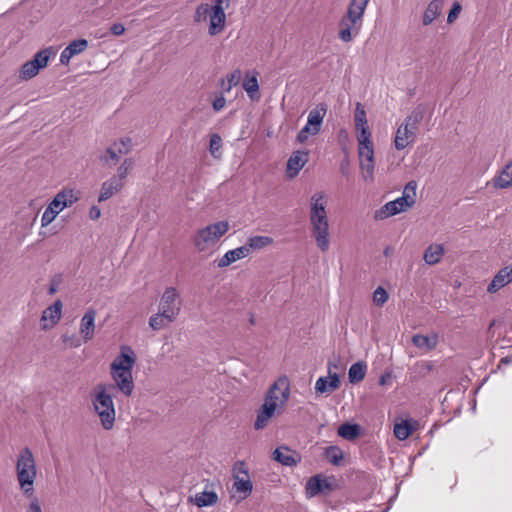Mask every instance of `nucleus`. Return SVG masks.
I'll use <instances>...</instances> for the list:
<instances>
[{
  "mask_svg": "<svg viewBox=\"0 0 512 512\" xmlns=\"http://www.w3.org/2000/svg\"><path fill=\"white\" fill-rule=\"evenodd\" d=\"M290 397V385L287 378H279L268 389L264 402L257 411L255 430L264 429L270 420L280 415Z\"/></svg>",
  "mask_w": 512,
  "mask_h": 512,
  "instance_id": "obj_1",
  "label": "nucleus"
},
{
  "mask_svg": "<svg viewBox=\"0 0 512 512\" xmlns=\"http://www.w3.org/2000/svg\"><path fill=\"white\" fill-rule=\"evenodd\" d=\"M136 364V354L127 345L120 348V353L110 364V374L113 384L107 385L109 390L116 389L125 397H130L134 391L135 384L132 369Z\"/></svg>",
  "mask_w": 512,
  "mask_h": 512,
  "instance_id": "obj_2",
  "label": "nucleus"
},
{
  "mask_svg": "<svg viewBox=\"0 0 512 512\" xmlns=\"http://www.w3.org/2000/svg\"><path fill=\"white\" fill-rule=\"evenodd\" d=\"M326 207L325 193L315 192L310 198V230L317 247L322 252H326L330 247V228Z\"/></svg>",
  "mask_w": 512,
  "mask_h": 512,
  "instance_id": "obj_3",
  "label": "nucleus"
},
{
  "mask_svg": "<svg viewBox=\"0 0 512 512\" xmlns=\"http://www.w3.org/2000/svg\"><path fill=\"white\" fill-rule=\"evenodd\" d=\"M91 401L102 427L105 430L112 429L115 423L116 411L108 386L103 383L97 384L91 394Z\"/></svg>",
  "mask_w": 512,
  "mask_h": 512,
  "instance_id": "obj_4",
  "label": "nucleus"
},
{
  "mask_svg": "<svg viewBox=\"0 0 512 512\" xmlns=\"http://www.w3.org/2000/svg\"><path fill=\"white\" fill-rule=\"evenodd\" d=\"M370 0H350L345 15L340 20L339 38L348 43L357 35L363 24V17Z\"/></svg>",
  "mask_w": 512,
  "mask_h": 512,
  "instance_id": "obj_5",
  "label": "nucleus"
},
{
  "mask_svg": "<svg viewBox=\"0 0 512 512\" xmlns=\"http://www.w3.org/2000/svg\"><path fill=\"white\" fill-rule=\"evenodd\" d=\"M424 113L425 108L422 105H418L398 126L394 138V146L396 150H404L406 147L414 143L416 140L417 130L419 124L423 120Z\"/></svg>",
  "mask_w": 512,
  "mask_h": 512,
  "instance_id": "obj_6",
  "label": "nucleus"
},
{
  "mask_svg": "<svg viewBox=\"0 0 512 512\" xmlns=\"http://www.w3.org/2000/svg\"><path fill=\"white\" fill-rule=\"evenodd\" d=\"M417 182L409 181L403 190L402 196L393 201L387 202L380 209L375 211V220H384L388 217L407 211L416 202Z\"/></svg>",
  "mask_w": 512,
  "mask_h": 512,
  "instance_id": "obj_7",
  "label": "nucleus"
},
{
  "mask_svg": "<svg viewBox=\"0 0 512 512\" xmlns=\"http://www.w3.org/2000/svg\"><path fill=\"white\" fill-rule=\"evenodd\" d=\"M17 480L25 495L34 492L33 484L37 475L36 463L32 451L26 447L21 450L16 463Z\"/></svg>",
  "mask_w": 512,
  "mask_h": 512,
  "instance_id": "obj_8",
  "label": "nucleus"
},
{
  "mask_svg": "<svg viewBox=\"0 0 512 512\" xmlns=\"http://www.w3.org/2000/svg\"><path fill=\"white\" fill-rule=\"evenodd\" d=\"M227 221H218L199 229L193 236V244L199 252H205L218 243L222 236L229 231Z\"/></svg>",
  "mask_w": 512,
  "mask_h": 512,
  "instance_id": "obj_9",
  "label": "nucleus"
},
{
  "mask_svg": "<svg viewBox=\"0 0 512 512\" xmlns=\"http://www.w3.org/2000/svg\"><path fill=\"white\" fill-rule=\"evenodd\" d=\"M55 55L52 47L38 51L34 58L24 63L19 72V78L29 80L35 77L39 71L48 65L50 58Z\"/></svg>",
  "mask_w": 512,
  "mask_h": 512,
  "instance_id": "obj_10",
  "label": "nucleus"
},
{
  "mask_svg": "<svg viewBox=\"0 0 512 512\" xmlns=\"http://www.w3.org/2000/svg\"><path fill=\"white\" fill-rule=\"evenodd\" d=\"M159 310L163 312V315L167 317L168 322H173L181 310V299L176 288L168 287L165 289Z\"/></svg>",
  "mask_w": 512,
  "mask_h": 512,
  "instance_id": "obj_11",
  "label": "nucleus"
},
{
  "mask_svg": "<svg viewBox=\"0 0 512 512\" xmlns=\"http://www.w3.org/2000/svg\"><path fill=\"white\" fill-rule=\"evenodd\" d=\"M359 165L364 181H374V146L372 144L358 145Z\"/></svg>",
  "mask_w": 512,
  "mask_h": 512,
  "instance_id": "obj_12",
  "label": "nucleus"
},
{
  "mask_svg": "<svg viewBox=\"0 0 512 512\" xmlns=\"http://www.w3.org/2000/svg\"><path fill=\"white\" fill-rule=\"evenodd\" d=\"M229 3L230 0H214V4L211 5L213 11L211 17V25H209L208 28V33L210 36H215L225 29V9L229 6Z\"/></svg>",
  "mask_w": 512,
  "mask_h": 512,
  "instance_id": "obj_13",
  "label": "nucleus"
},
{
  "mask_svg": "<svg viewBox=\"0 0 512 512\" xmlns=\"http://www.w3.org/2000/svg\"><path fill=\"white\" fill-rule=\"evenodd\" d=\"M229 3L230 0H214V4L211 5L213 11L211 17V25H209L208 28V33L210 36H215L225 29V9L229 6Z\"/></svg>",
  "mask_w": 512,
  "mask_h": 512,
  "instance_id": "obj_14",
  "label": "nucleus"
},
{
  "mask_svg": "<svg viewBox=\"0 0 512 512\" xmlns=\"http://www.w3.org/2000/svg\"><path fill=\"white\" fill-rule=\"evenodd\" d=\"M62 306V302L60 300H56L42 312L40 318L42 330H49L59 322L62 316Z\"/></svg>",
  "mask_w": 512,
  "mask_h": 512,
  "instance_id": "obj_15",
  "label": "nucleus"
},
{
  "mask_svg": "<svg viewBox=\"0 0 512 512\" xmlns=\"http://www.w3.org/2000/svg\"><path fill=\"white\" fill-rule=\"evenodd\" d=\"M309 160V154L306 151H294L287 161L286 174L290 179L295 178L304 165Z\"/></svg>",
  "mask_w": 512,
  "mask_h": 512,
  "instance_id": "obj_16",
  "label": "nucleus"
},
{
  "mask_svg": "<svg viewBox=\"0 0 512 512\" xmlns=\"http://www.w3.org/2000/svg\"><path fill=\"white\" fill-rule=\"evenodd\" d=\"M95 318L96 311L94 309H88L83 315L80 322V335L83 339V342L90 341L95 334Z\"/></svg>",
  "mask_w": 512,
  "mask_h": 512,
  "instance_id": "obj_17",
  "label": "nucleus"
},
{
  "mask_svg": "<svg viewBox=\"0 0 512 512\" xmlns=\"http://www.w3.org/2000/svg\"><path fill=\"white\" fill-rule=\"evenodd\" d=\"M124 184V182L115 176L104 181L100 189L98 201L103 202L110 199L124 187Z\"/></svg>",
  "mask_w": 512,
  "mask_h": 512,
  "instance_id": "obj_18",
  "label": "nucleus"
},
{
  "mask_svg": "<svg viewBox=\"0 0 512 512\" xmlns=\"http://www.w3.org/2000/svg\"><path fill=\"white\" fill-rule=\"evenodd\" d=\"M246 247L240 246L235 249L227 251L220 259L217 260V266L224 268L232 263L241 260L248 256Z\"/></svg>",
  "mask_w": 512,
  "mask_h": 512,
  "instance_id": "obj_19",
  "label": "nucleus"
},
{
  "mask_svg": "<svg viewBox=\"0 0 512 512\" xmlns=\"http://www.w3.org/2000/svg\"><path fill=\"white\" fill-rule=\"evenodd\" d=\"M340 386V378L338 374H329L328 377H320L315 383V390L319 393H329Z\"/></svg>",
  "mask_w": 512,
  "mask_h": 512,
  "instance_id": "obj_20",
  "label": "nucleus"
},
{
  "mask_svg": "<svg viewBox=\"0 0 512 512\" xmlns=\"http://www.w3.org/2000/svg\"><path fill=\"white\" fill-rule=\"evenodd\" d=\"M443 5V0L430 1L423 13L422 24L428 26L437 19L442 13Z\"/></svg>",
  "mask_w": 512,
  "mask_h": 512,
  "instance_id": "obj_21",
  "label": "nucleus"
},
{
  "mask_svg": "<svg viewBox=\"0 0 512 512\" xmlns=\"http://www.w3.org/2000/svg\"><path fill=\"white\" fill-rule=\"evenodd\" d=\"M273 457L279 463L285 466H294L300 460V457L295 451L287 447H279L273 452Z\"/></svg>",
  "mask_w": 512,
  "mask_h": 512,
  "instance_id": "obj_22",
  "label": "nucleus"
},
{
  "mask_svg": "<svg viewBox=\"0 0 512 512\" xmlns=\"http://www.w3.org/2000/svg\"><path fill=\"white\" fill-rule=\"evenodd\" d=\"M331 485L322 479L319 475L311 477L306 484V495L309 498L315 497L325 489H330Z\"/></svg>",
  "mask_w": 512,
  "mask_h": 512,
  "instance_id": "obj_23",
  "label": "nucleus"
},
{
  "mask_svg": "<svg viewBox=\"0 0 512 512\" xmlns=\"http://www.w3.org/2000/svg\"><path fill=\"white\" fill-rule=\"evenodd\" d=\"M54 197L56 198V200L60 202L61 206L65 209L67 207H71L80 199V191L73 188H64L61 191H59Z\"/></svg>",
  "mask_w": 512,
  "mask_h": 512,
  "instance_id": "obj_24",
  "label": "nucleus"
},
{
  "mask_svg": "<svg viewBox=\"0 0 512 512\" xmlns=\"http://www.w3.org/2000/svg\"><path fill=\"white\" fill-rule=\"evenodd\" d=\"M63 210L64 208L61 206L60 202L54 197L42 214L41 225L44 227L52 223Z\"/></svg>",
  "mask_w": 512,
  "mask_h": 512,
  "instance_id": "obj_25",
  "label": "nucleus"
},
{
  "mask_svg": "<svg viewBox=\"0 0 512 512\" xmlns=\"http://www.w3.org/2000/svg\"><path fill=\"white\" fill-rule=\"evenodd\" d=\"M272 243L273 238L269 236L255 235L249 237L243 246L248 249L247 254L249 255L252 251L261 250Z\"/></svg>",
  "mask_w": 512,
  "mask_h": 512,
  "instance_id": "obj_26",
  "label": "nucleus"
},
{
  "mask_svg": "<svg viewBox=\"0 0 512 512\" xmlns=\"http://www.w3.org/2000/svg\"><path fill=\"white\" fill-rule=\"evenodd\" d=\"M412 342L417 348L430 351L437 346L438 336L416 334L412 337Z\"/></svg>",
  "mask_w": 512,
  "mask_h": 512,
  "instance_id": "obj_27",
  "label": "nucleus"
},
{
  "mask_svg": "<svg viewBox=\"0 0 512 512\" xmlns=\"http://www.w3.org/2000/svg\"><path fill=\"white\" fill-rule=\"evenodd\" d=\"M258 73L256 71L247 72L242 83L243 89L246 91L250 99L254 100L259 91V83L257 79Z\"/></svg>",
  "mask_w": 512,
  "mask_h": 512,
  "instance_id": "obj_28",
  "label": "nucleus"
},
{
  "mask_svg": "<svg viewBox=\"0 0 512 512\" xmlns=\"http://www.w3.org/2000/svg\"><path fill=\"white\" fill-rule=\"evenodd\" d=\"M444 254V247L440 244L429 245L423 255L424 261L428 265H435L440 262Z\"/></svg>",
  "mask_w": 512,
  "mask_h": 512,
  "instance_id": "obj_29",
  "label": "nucleus"
},
{
  "mask_svg": "<svg viewBox=\"0 0 512 512\" xmlns=\"http://www.w3.org/2000/svg\"><path fill=\"white\" fill-rule=\"evenodd\" d=\"M327 109L324 104L317 105L314 109H312L307 118V123L309 126H315L321 130V126L323 123V119L326 115Z\"/></svg>",
  "mask_w": 512,
  "mask_h": 512,
  "instance_id": "obj_30",
  "label": "nucleus"
},
{
  "mask_svg": "<svg viewBox=\"0 0 512 512\" xmlns=\"http://www.w3.org/2000/svg\"><path fill=\"white\" fill-rule=\"evenodd\" d=\"M512 186V162L507 164L494 179V187L505 189Z\"/></svg>",
  "mask_w": 512,
  "mask_h": 512,
  "instance_id": "obj_31",
  "label": "nucleus"
},
{
  "mask_svg": "<svg viewBox=\"0 0 512 512\" xmlns=\"http://www.w3.org/2000/svg\"><path fill=\"white\" fill-rule=\"evenodd\" d=\"M244 464L239 463V471L244 474V477H235L234 486L238 492H242L244 494H249L252 491V483L249 480V476L246 470L242 469Z\"/></svg>",
  "mask_w": 512,
  "mask_h": 512,
  "instance_id": "obj_32",
  "label": "nucleus"
},
{
  "mask_svg": "<svg viewBox=\"0 0 512 512\" xmlns=\"http://www.w3.org/2000/svg\"><path fill=\"white\" fill-rule=\"evenodd\" d=\"M212 11L213 9L210 4L201 3L195 9L193 21L195 23H203L209 20V25H211Z\"/></svg>",
  "mask_w": 512,
  "mask_h": 512,
  "instance_id": "obj_33",
  "label": "nucleus"
},
{
  "mask_svg": "<svg viewBox=\"0 0 512 512\" xmlns=\"http://www.w3.org/2000/svg\"><path fill=\"white\" fill-rule=\"evenodd\" d=\"M366 364L363 362H356L349 368L348 377L351 383H358L362 381L366 375Z\"/></svg>",
  "mask_w": 512,
  "mask_h": 512,
  "instance_id": "obj_34",
  "label": "nucleus"
},
{
  "mask_svg": "<svg viewBox=\"0 0 512 512\" xmlns=\"http://www.w3.org/2000/svg\"><path fill=\"white\" fill-rule=\"evenodd\" d=\"M218 501V496L214 491H203L197 493L194 502L198 507H207L214 505Z\"/></svg>",
  "mask_w": 512,
  "mask_h": 512,
  "instance_id": "obj_35",
  "label": "nucleus"
},
{
  "mask_svg": "<svg viewBox=\"0 0 512 512\" xmlns=\"http://www.w3.org/2000/svg\"><path fill=\"white\" fill-rule=\"evenodd\" d=\"M410 420H402L394 425V435L398 440H406L413 432Z\"/></svg>",
  "mask_w": 512,
  "mask_h": 512,
  "instance_id": "obj_36",
  "label": "nucleus"
},
{
  "mask_svg": "<svg viewBox=\"0 0 512 512\" xmlns=\"http://www.w3.org/2000/svg\"><path fill=\"white\" fill-rule=\"evenodd\" d=\"M338 435L346 440H354L360 435L358 424L344 423L338 428Z\"/></svg>",
  "mask_w": 512,
  "mask_h": 512,
  "instance_id": "obj_37",
  "label": "nucleus"
},
{
  "mask_svg": "<svg viewBox=\"0 0 512 512\" xmlns=\"http://www.w3.org/2000/svg\"><path fill=\"white\" fill-rule=\"evenodd\" d=\"M241 79V71L239 69L234 70L222 79L221 87L223 92H230L233 87L239 84Z\"/></svg>",
  "mask_w": 512,
  "mask_h": 512,
  "instance_id": "obj_38",
  "label": "nucleus"
},
{
  "mask_svg": "<svg viewBox=\"0 0 512 512\" xmlns=\"http://www.w3.org/2000/svg\"><path fill=\"white\" fill-rule=\"evenodd\" d=\"M209 152L215 158L222 156V139L218 134H212L210 137Z\"/></svg>",
  "mask_w": 512,
  "mask_h": 512,
  "instance_id": "obj_39",
  "label": "nucleus"
},
{
  "mask_svg": "<svg viewBox=\"0 0 512 512\" xmlns=\"http://www.w3.org/2000/svg\"><path fill=\"white\" fill-rule=\"evenodd\" d=\"M366 127H369L366 111L361 103H357L355 108V129Z\"/></svg>",
  "mask_w": 512,
  "mask_h": 512,
  "instance_id": "obj_40",
  "label": "nucleus"
},
{
  "mask_svg": "<svg viewBox=\"0 0 512 512\" xmlns=\"http://www.w3.org/2000/svg\"><path fill=\"white\" fill-rule=\"evenodd\" d=\"M134 164H135V162H134L133 158H125L124 161L121 163V165L118 167L117 174L114 176L119 178L122 182L125 183V179H126L128 173L133 169Z\"/></svg>",
  "mask_w": 512,
  "mask_h": 512,
  "instance_id": "obj_41",
  "label": "nucleus"
},
{
  "mask_svg": "<svg viewBox=\"0 0 512 512\" xmlns=\"http://www.w3.org/2000/svg\"><path fill=\"white\" fill-rule=\"evenodd\" d=\"M170 322L167 321V317L163 315V312L159 310V313L153 315L149 319V326L153 330H160L166 327Z\"/></svg>",
  "mask_w": 512,
  "mask_h": 512,
  "instance_id": "obj_42",
  "label": "nucleus"
},
{
  "mask_svg": "<svg viewBox=\"0 0 512 512\" xmlns=\"http://www.w3.org/2000/svg\"><path fill=\"white\" fill-rule=\"evenodd\" d=\"M320 132L319 128L315 126H309L308 123L299 131L297 135V141L299 143H304L308 140L309 136L317 135Z\"/></svg>",
  "mask_w": 512,
  "mask_h": 512,
  "instance_id": "obj_43",
  "label": "nucleus"
},
{
  "mask_svg": "<svg viewBox=\"0 0 512 512\" xmlns=\"http://www.w3.org/2000/svg\"><path fill=\"white\" fill-rule=\"evenodd\" d=\"M121 157L120 153H118V149L113 145L108 147L105 153L101 156V161H103L107 165H111V162L115 163Z\"/></svg>",
  "mask_w": 512,
  "mask_h": 512,
  "instance_id": "obj_44",
  "label": "nucleus"
},
{
  "mask_svg": "<svg viewBox=\"0 0 512 512\" xmlns=\"http://www.w3.org/2000/svg\"><path fill=\"white\" fill-rule=\"evenodd\" d=\"M88 47V41L86 39H77L69 43L66 47L69 53H72L74 56L82 53Z\"/></svg>",
  "mask_w": 512,
  "mask_h": 512,
  "instance_id": "obj_45",
  "label": "nucleus"
},
{
  "mask_svg": "<svg viewBox=\"0 0 512 512\" xmlns=\"http://www.w3.org/2000/svg\"><path fill=\"white\" fill-rule=\"evenodd\" d=\"M326 457L327 459L334 465H339L341 460L343 459V454L338 447L330 446L326 449Z\"/></svg>",
  "mask_w": 512,
  "mask_h": 512,
  "instance_id": "obj_46",
  "label": "nucleus"
},
{
  "mask_svg": "<svg viewBox=\"0 0 512 512\" xmlns=\"http://www.w3.org/2000/svg\"><path fill=\"white\" fill-rule=\"evenodd\" d=\"M388 298L389 296L387 291L381 286L377 287L373 292V301L377 306H383L387 302Z\"/></svg>",
  "mask_w": 512,
  "mask_h": 512,
  "instance_id": "obj_47",
  "label": "nucleus"
},
{
  "mask_svg": "<svg viewBox=\"0 0 512 512\" xmlns=\"http://www.w3.org/2000/svg\"><path fill=\"white\" fill-rule=\"evenodd\" d=\"M358 145L372 144L371 131L369 127L356 129Z\"/></svg>",
  "mask_w": 512,
  "mask_h": 512,
  "instance_id": "obj_48",
  "label": "nucleus"
},
{
  "mask_svg": "<svg viewBox=\"0 0 512 512\" xmlns=\"http://www.w3.org/2000/svg\"><path fill=\"white\" fill-rule=\"evenodd\" d=\"M113 144L118 149V153H120L121 156L128 154L132 148V141L130 138L121 139Z\"/></svg>",
  "mask_w": 512,
  "mask_h": 512,
  "instance_id": "obj_49",
  "label": "nucleus"
},
{
  "mask_svg": "<svg viewBox=\"0 0 512 512\" xmlns=\"http://www.w3.org/2000/svg\"><path fill=\"white\" fill-rule=\"evenodd\" d=\"M461 9H462V6L460 5V3L454 2L451 10L449 11V14L447 17V22L450 24L453 23L459 16Z\"/></svg>",
  "mask_w": 512,
  "mask_h": 512,
  "instance_id": "obj_50",
  "label": "nucleus"
},
{
  "mask_svg": "<svg viewBox=\"0 0 512 512\" xmlns=\"http://www.w3.org/2000/svg\"><path fill=\"white\" fill-rule=\"evenodd\" d=\"M62 340L65 344L69 345L70 347H75V348L81 346V344L83 342L80 338H78L75 335H73V336L63 335Z\"/></svg>",
  "mask_w": 512,
  "mask_h": 512,
  "instance_id": "obj_51",
  "label": "nucleus"
},
{
  "mask_svg": "<svg viewBox=\"0 0 512 512\" xmlns=\"http://www.w3.org/2000/svg\"><path fill=\"white\" fill-rule=\"evenodd\" d=\"M226 100L224 96L216 97L212 103L214 111L218 112L225 107Z\"/></svg>",
  "mask_w": 512,
  "mask_h": 512,
  "instance_id": "obj_52",
  "label": "nucleus"
},
{
  "mask_svg": "<svg viewBox=\"0 0 512 512\" xmlns=\"http://www.w3.org/2000/svg\"><path fill=\"white\" fill-rule=\"evenodd\" d=\"M69 50L67 48H65L62 52H61V55H60V63L63 64V65H67L69 64L71 58L74 57V55L72 53H69L68 52Z\"/></svg>",
  "mask_w": 512,
  "mask_h": 512,
  "instance_id": "obj_53",
  "label": "nucleus"
},
{
  "mask_svg": "<svg viewBox=\"0 0 512 512\" xmlns=\"http://www.w3.org/2000/svg\"><path fill=\"white\" fill-rule=\"evenodd\" d=\"M111 33L115 36H120L125 32V27L121 23H115L110 28Z\"/></svg>",
  "mask_w": 512,
  "mask_h": 512,
  "instance_id": "obj_54",
  "label": "nucleus"
},
{
  "mask_svg": "<svg viewBox=\"0 0 512 512\" xmlns=\"http://www.w3.org/2000/svg\"><path fill=\"white\" fill-rule=\"evenodd\" d=\"M27 512H43L37 499H34L28 506Z\"/></svg>",
  "mask_w": 512,
  "mask_h": 512,
  "instance_id": "obj_55",
  "label": "nucleus"
},
{
  "mask_svg": "<svg viewBox=\"0 0 512 512\" xmlns=\"http://www.w3.org/2000/svg\"><path fill=\"white\" fill-rule=\"evenodd\" d=\"M90 218L92 220H97L100 216H101V210L100 208L96 207V206H93L91 209H90Z\"/></svg>",
  "mask_w": 512,
  "mask_h": 512,
  "instance_id": "obj_56",
  "label": "nucleus"
},
{
  "mask_svg": "<svg viewBox=\"0 0 512 512\" xmlns=\"http://www.w3.org/2000/svg\"><path fill=\"white\" fill-rule=\"evenodd\" d=\"M388 377H389V375H388V374H386V375H382V376L380 377V379H379V384H380V385H385V384H386V382H387V378H388Z\"/></svg>",
  "mask_w": 512,
  "mask_h": 512,
  "instance_id": "obj_57",
  "label": "nucleus"
},
{
  "mask_svg": "<svg viewBox=\"0 0 512 512\" xmlns=\"http://www.w3.org/2000/svg\"><path fill=\"white\" fill-rule=\"evenodd\" d=\"M55 292H56V288H55V286H54V285H51V286L49 287V294H54Z\"/></svg>",
  "mask_w": 512,
  "mask_h": 512,
  "instance_id": "obj_58",
  "label": "nucleus"
},
{
  "mask_svg": "<svg viewBox=\"0 0 512 512\" xmlns=\"http://www.w3.org/2000/svg\"><path fill=\"white\" fill-rule=\"evenodd\" d=\"M501 363H510V360L508 358H502Z\"/></svg>",
  "mask_w": 512,
  "mask_h": 512,
  "instance_id": "obj_59",
  "label": "nucleus"
},
{
  "mask_svg": "<svg viewBox=\"0 0 512 512\" xmlns=\"http://www.w3.org/2000/svg\"><path fill=\"white\" fill-rule=\"evenodd\" d=\"M340 135H345V137H347V132L345 130H341Z\"/></svg>",
  "mask_w": 512,
  "mask_h": 512,
  "instance_id": "obj_60",
  "label": "nucleus"
},
{
  "mask_svg": "<svg viewBox=\"0 0 512 512\" xmlns=\"http://www.w3.org/2000/svg\"><path fill=\"white\" fill-rule=\"evenodd\" d=\"M384 254L387 256L389 254V248H386Z\"/></svg>",
  "mask_w": 512,
  "mask_h": 512,
  "instance_id": "obj_61",
  "label": "nucleus"
}]
</instances>
